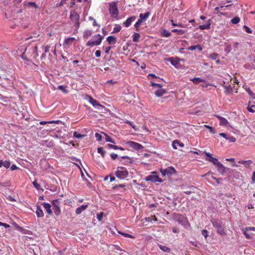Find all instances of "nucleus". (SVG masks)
Instances as JSON below:
<instances>
[{"label":"nucleus","mask_w":255,"mask_h":255,"mask_svg":"<svg viewBox=\"0 0 255 255\" xmlns=\"http://www.w3.org/2000/svg\"><path fill=\"white\" fill-rule=\"evenodd\" d=\"M226 139L231 142H235L236 141V138L233 136L228 135Z\"/></svg>","instance_id":"42"},{"label":"nucleus","mask_w":255,"mask_h":255,"mask_svg":"<svg viewBox=\"0 0 255 255\" xmlns=\"http://www.w3.org/2000/svg\"><path fill=\"white\" fill-rule=\"evenodd\" d=\"M142 21L141 19H138V20L136 21V22L134 24V26L136 28V31H139V27L142 23Z\"/></svg>","instance_id":"38"},{"label":"nucleus","mask_w":255,"mask_h":255,"mask_svg":"<svg viewBox=\"0 0 255 255\" xmlns=\"http://www.w3.org/2000/svg\"><path fill=\"white\" fill-rule=\"evenodd\" d=\"M111 157L113 159L115 160L118 157V154L114 153H112L111 154Z\"/></svg>","instance_id":"64"},{"label":"nucleus","mask_w":255,"mask_h":255,"mask_svg":"<svg viewBox=\"0 0 255 255\" xmlns=\"http://www.w3.org/2000/svg\"><path fill=\"white\" fill-rule=\"evenodd\" d=\"M125 123L127 124H128L130 125L135 130H137V128H136V126L133 124V123L130 121H127L125 122Z\"/></svg>","instance_id":"47"},{"label":"nucleus","mask_w":255,"mask_h":255,"mask_svg":"<svg viewBox=\"0 0 255 255\" xmlns=\"http://www.w3.org/2000/svg\"><path fill=\"white\" fill-rule=\"evenodd\" d=\"M243 28L245 29V31L247 33H252L253 32V30L249 27L246 25H244Z\"/></svg>","instance_id":"48"},{"label":"nucleus","mask_w":255,"mask_h":255,"mask_svg":"<svg viewBox=\"0 0 255 255\" xmlns=\"http://www.w3.org/2000/svg\"><path fill=\"white\" fill-rule=\"evenodd\" d=\"M140 35L138 33H134L133 35L132 41L134 42H137L139 40Z\"/></svg>","instance_id":"35"},{"label":"nucleus","mask_w":255,"mask_h":255,"mask_svg":"<svg viewBox=\"0 0 255 255\" xmlns=\"http://www.w3.org/2000/svg\"><path fill=\"white\" fill-rule=\"evenodd\" d=\"M97 151L99 153H100L102 155L103 157H105L106 152L103 147H98Z\"/></svg>","instance_id":"40"},{"label":"nucleus","mask_w":255,"mask_h":255,"mask_svg":"<svg viewBox=\"0 0 255 255\" xmlns=\"http://www.w3.org/2000/svg\"><path fill=\"white\" fill-rule=\"evenodd\" d=\"M66 87L63 85H60L58 87V89L62 91L64 93L67 94L68 91L66 89Z\"/></svg>","instance_id":"36"},{"label":"nucleus","mask_w":255,"mask_h":255,"mask_svg":"<svg viewBox=\"0 0 255 255\" xmlns=\"http://www.w3.org/2000/svg\"><path fill=\"white\" fill-rule=\"evenodd\" d=\"M206 160L209 162H212L216 166L217 165V163L219 162L217 158L213 157L211 158H206Z\"/></svg>","instance_id":"32"},{"label":"nucleus","mask_w":255,"mask_h":255,"mask_svg":"<svg viewBox=\"0 0 255 255\" xmlns=\"http://www.w3.org/2000/svg\"><path fill=\"white\" fill-rule=\"evenodd\" d=\"M217 56H218L217 54L214 53L210 54L209 57L212 60H216V59L217 57Z\"/></svg>","instance_id":"55"},{"label":"nucleus","mask_w":255,"mask_h":255,"mask_svg":"<svg viewBox=\"0 0 255 255\" xmlns=\"http://www.w3.org/2000/svg\"><path fill=\"white\" fill-rule=\"evenodd\" d=\"M160 171L162 176H165L166 175H171L176 172L175 169L172 166L168 167L165 169L161 168L160 169Z\"/></svg>","instance_id":"8"},{"label":"nucleus","mask_w":255,"mask_h":255,"mask_svg":"<svg viewBox=\"0 0 255 255\" xmlns=\"http://www.w3.org/2000/svg\"><path fill=\"white\" fill-rule=\"evenodd\" d=\"M89 101V102L95 107H101L102 108H104V106L101 105L100 103L98 102V101L95 99H94L92 97L88 96Z\"/></svg>","instance_id":"13"},{"label":"nucleus","mask_w":255,"mask_h":255,"mask_svg":"<svg viewBox=\"0 0 255 255\" xmlns=\"http://www.w3.org/2000/svg\"><path fill=\"white\" fill-rule=\"evenodd\" d=\"M52 204L54 214L57 216L60 215L61 213V210L60 208V202L59 200L55 199L53 200Z\"/></svg>","instance_id":"6"},{"label":"nucleus","mask_w":255,"mask_h":255,"mask_svg":"<svg viewBox=\"0 0 255 255\" xmlns=\"http://www.w3.org/2000/svg\"><path fill=\"white\" fill-rule=\"evenodd\" d=\"M202 235L205 238H207L208 236V231L206 230H203L202 231Z\"/></svg>","instance_id":"56"},{"label":"nucleus","mask_w":255,"mask_h":255,"mask_svg":"<svg viewBox=\"0 0 255 255\" xmlns=\"http://www.w3.org/2000/svg\"><path fill=\"white\" fill-rule=\"evenodd\" d=\"M216 117L220 121V125L224 127H229V123L228 120L224 117H222L220 116H216Z\"/></svg>","instance_id":"12"},{"label":"nucleus","mask_w":255,"mask_h":255,"mask_svg":"<svg viewBox=\"0 0 255 255\" xmlns=\"http://www.w3.org/2000/svg\"><path fill=\"white\" fill-rule=\"evenodd\" d=\"M3 166L5 167L6 168H8L10 166V162L9 161L5 160L3 161Z\"/></svg>","instance_id":"44"},{"label":"nucleus","mask_w":255,"mask_h":255,"mask_svg":"<svg viewBox=\"0 0 255 255\" xmlns=\"http://www.w3.org/2000/svg\"><path fill=\"white\" fill-rule=\"evenodd\" d=\"M126 186V185L125 184H119V185H116L113 186V188L114 189H116L118 187L124 188V187H125Z\"/></svg>","instance_id":"58"},{"label":"nucleus","mask_w":255,"mask_h":255,"mask_svg":"<svg viewBox=\"0 0 255 255\" xmlns=\"http://www.w3.org/2000/svg\"><path fill=\"white\" fill-rule=\"evenodd\" d=\"M73 136L74 137L77 138H80L84 137L85 135V134H81L79 133H78L77 131H75L73 133Z\"/></svg>","instance_id":"41"},{"label":"nucleus","mask_w":255,"mask_h":255,"mask_svg":"<svg viewBox=\"0 0 255 255\" xmlns=\"http://www.w3.org/2000/svg\"><path fill=\"white\" fill-rule=\"evenodd\" d=\"M121 26L120 25L117 24L114 27L113 33L119 32L121 30Z\"/></svg>","instance_id":"37"},{"label":"nucleus","mask_w":255,"mask_h":255,"mask_svg":"<svg viewBox=\"0 0 255 255\" xmlns=\"http://www.w3.org/2000/svg\"><path fill=\"white\" fill-rule=\"evenodd\" d=\"M107 146L109 148H113V149H118V146L115 145H113V144H107Z\"/></svg>","instance_id":"57"},{"label":"nucleus","mask_w":255,"mask_h":255,"mask_svg":"<svg viewBox=\"0 0 255 255\" xmlns=\"http://www.w3.org/2000/svg\"><path fill=\"white\" fill-rule=\"evenodd\" d=\"M252 163H253V161L252 160H248L246 161L245 166L246 168H250V165Z\"/></svg>","instance_id":"49"},{"label":"nucleus","mask_w":255,"mask_h":255,"mask_svg":"<svg viewBox=\"0 0 255 255\" xmlns=\"http://www.w3.org/2000/svg\"><path fill=\"white\" fill-rule=\"evenodd\" d=\"M117 2L112 1L109 4V13L113 17H117L119 14V10L117 5Z\"/></svg>","instance_id":"4"},{"label":"nucleus","mask_w":255,"mask_h":255,"mask_svg":"<svg viewBox=\"0 0 255 255\" xmlns=\"http://www.w3.org/2000/svg\"><path fill=\"white\" fill-rule=\"evenodd\" d=\"M101 51L99 50H98L96 51L95 52V55L96 56V57H100L101 56Z\"/></svg>","instance_id":"63"},{"label":"nucleus","mask_w":255,"mask_h":255,"mask_svg":"<svg viewBox=\"0 0 255 255\" xmlns=\"http://www.w3.org/2000/svg\"><path fill=\"white\" fill-rule=\"evenodd\" d=\"M151 86L152 87H158V88H161L162 87V85H161L160 84H156V83H153V82H151Z\"/></svg>","instance_id":"60"},{"label":"nucleus","mask_w":255,"mask_h":255,"mask_svg":"<svg viewBox=\"0 0 255 255\" xmlns=\"http://www.w3.org/2000/svg\"><path fill=\"white\" fill-rule=\"evenodd\" d=\"M95 137L98 141H101L102 140V135L98 133H95Z\"/></svg>","instance_id":"59"},{"label":"nucleus","mask_w":255,"mask_h":255,"mask_svg":"<svg viewBox=\"0 0 255 255\" xmlns=\"http://www.w3.org/2000/svg\"><path fill=\"white\" fill-rule=\"evenodd\" d=\"M240 21V18L238 16H236L231 19V22L233 24H237Z\"/></svg>","instance_id":"39"},{"label":"nucleus","mask_w":255,"mask_h":255,"mask_svg":"<svg viewBox=\"0 0 255 255\" xmlns=\"http://www.w3.org/2000/svg\"><path fill=\"white\" fill-rule=\"evenodd\" d=\"M172 32L176 33L177 34L182 35L184 34L186 32V30L183 29H173L171 30Z\"/></svg>","instance_id":"31"},{"label":"nucleus","mask_w":255,"mask_h":255,"mask_svg":"<svg viewBox=\"0 0 255 255\" xmlns=\"http://www.w3.org/2000/svg\"><path fill=\"white\" fill-rule=\"evenodd\" d=\"M70 19L71 21L74 24L76 27V31H77L80 27V15L75 10H72L70 12Z\"/></svg>","instance_id":"2"},{"label":"nucleus","mask_w":255,"mask_h":255,"mask_svg":"<svg viewBox=\"0 0 255 255\" xmlns=\"http://www.w3.org/2000/svg\"><path fill=\"white\" fill-rule=\"evenodd\" d=\"M248 231H247V230H245L244 232V234L245 235L246 238L248 239H252L253 238V234H249L248 233Z\"/></svg>","instance_id":"34"},{"label":"nucleus","mask_w":255,"mask_h":255,"mask_svg":"<svg viewBox=\"0 0 255 255\" xmlns=\"http://www.w3.org/2000/svg\"><path fill=\"white\" fill-rule=\"evenodd\" d=\"M36 214L38 218L42 217L44 216V213L43 212V211L41 209L40 207L39 206H37L36 207Z\"/></svg>","instance_id":"24"},{"label":"nucleus","mask_w":255,"mask_h":255,"mask_svg":"<svg viewBox=\"0 0 255 255\" xmlns=\"http://www.w3.org/2000/svg\"><path fill=\"white\" fill-rule=\"evenodd\" d=\"M196 188L193 186H190L188 187V189L184 191V193L187 195H189L192 193H194Z\"/></svg>","instance_id":"26"},{"label":"nucleus","mask_w":255,"mask_h":255,"mask_svg":"<svg viewBox=\"0 0 255 255\" xmlns=\"http://www.w3.org/2000/svg\"><path fill=\"white\" fill-rule=\"evenodd\" d=\"M176 221L181 225H185L187 222V219L181 214H177L176 216Z\"/></svg>","instance_id":"11"},{"label":"nucleus","mask_w":255,"mask_h":255,"mask_svg":"<svg viewBox=\"0 0 255 255\" xmlns=\"http://www.w3.org/2000/svg\"><path fill=\"white\" fill-rule=\"evenodd\" d=\"M105 139L108 142H110L114 143H115V141L112 139L111 137H110V136H109L107 134H106Z\"/></svg>","instance_id":"50"},{"label":"nucleus","mask_w":255,"mask_h":255,"mask_svg":"<svg viewBox=\"0 0 255 255\" xmlns=\"http://www.w3.org/2000/svg\"><path fill=\"white\" fill-rule=\"evenodd\" d=\"M188 49L192 51L195 50L196 49H198L200 51H201L202 50L203 48L200 45L198 44L196 45H193L190 46L188 48Z\"/></svg>","instance_id":"28"},{"label":"nucleus","mask_w":255,"mask_h":255,"mask_svg":"<svg viewBox=\"0 0 255 255\" xmlns=\"http://www.w3.org/2000/svg\"><path fill=\"white\" fill-rule=\"evenodd\" d=\"M58 121H48V122H45V121H41L40 122V124L41 125H44L46 124H52V123H57Z\"/></svg>","instance_id":"45"},{"label":"nucleus","mask_w":255,"mask_h":255,"mask_svg":"<svg viewBox=\"0 0 255 255\" xmlns=\"http://www.w3.org/2000/svg\"><path fill=\"white\" fill-rule=\"evenodd\" d=\"M50 48V46L49 45H47L44 47L45 53L48 52L49 51Z\"/></svg>","instance_id":"61"},{"label":"nucleus","mask_w":255,"mask_h":255,"mask_svg":"<svg viewBox=\"0 0 255 255\" xmlns=\"http://www.w3.org/2000/svg\"><path fill=\"white\" fill-rule=\"evenodd\" d=\"M152 173L153 174L147 176L145 180L147 181H150L153 182H158L161 183L163 182V180L156 174V172H153Z\"/></svg>","instance_id":"7"},{"label":"nucleus","mask_w":255,"mask_h":255,"mask_svg":"<svg viewBox=\"0 0 255 255\" xmlns=\"http://www.w3.org/2000/svg\"><path fill=\"white\" fill-rule=\"evenodd\" d=\"M158 247L159 249L162 250L163 252L169 253L171 251V249L167 247L162 245H158Z\"/></svg>","instance_id":"27"},{"label":"nucleus","mask_w":255,"mask_h":255,"mask_svg":"<svg viewBox=\"0 0 255 255\" xmlns=\"http://www.w3.org/2000/svg\"><path fill=\"white\" fill-rule=\"evenodd\" d=\"M166 92V91L165 90L161 88H159V89H158L157 90H156L155 92V95L158 97H161L162 95H163Z\"/></svg>","instance_id":"21"},{"label":"nucleus","mask_w":255,"mask_h":255,"mask_svg":"<svg viewBox=\"0 0 255 255\" xmlns=\"http://www.w3.org/2000/svg\"><path fill=\"white\" fill-rule=\"evenodd\" d=\"M28 5L30 6H32L35 8H37L38 7L37 5L34 2H28Z\"/></svg>","instance_id":"53"},{"label":"nucleus","mask_w":255,"mask_h":255,"mask_svg":"<svg viewBox=\"0 0 255 255\" xmlns=\"http://www.w3.org/2000/svg\"><path fill=\"white\" fill-rule=\"evenodd\" d=\"M161 35L162 37H168L171 35V33L168 31L164 29L161 32Z\"/></svg>","instance_id":"33"},{"label":"nucleus","mask_w":255,"mask_h":255,"mask_svg":"<svg viewBox=\"0 0 255 255\" xmlns=\"http://www.w3.org/2000/svg\"><path fill=\"white\" fill-rule=\"evenodd\" d=\"M119 233L122 235L123 236H124L125 237H126V238H131V239L134 238V236H133L131 235L127 234V233H123L121 232H119Z\"/></svg>","instance_id":"43"},{"label":"nucleus","mask_w":255,"mask_h":255,"mask_svg":"<svg viewBox=\"0 0 255 255\" xmlns=\"http://www.w3.org/2000/svg\"><path fill=\"white\" fill-rule=\"evenodd\" d=\"M246 91L252 97L253 99H255V95L250 88L246 89Z\"/></svg>","instance_id":"46"},{"label":"nucleus","mask_w":255,"mask_h":255,"mask_svg":"<svg viewBox=\"0 0 255 255\" xmlns=\"http://www.w3.org/2000/svg\"><path fill=\"white\" fill-rule=\"evenodd\" d=\"M190 80L192 81L195 85H197L201 82H205V80L204 79H201L199 77H195L193 79H191Z\"/></svg>","instance_id":"23"},{"label":"nucleus","mask_w":255,"mask_h":255,"mask_svg":"<svg viewBox=\"0 0 255 255\" xmlns=\"http://www.w3.org/2000/svg\"><path fill=\"white\" fill-rule=\"evenodd\" d=\"M168 61H169L172 65L176 66L179 63L180 58L171 57L168 59Z\"/></svg>","instance_id":"17"},{"label":"nucleus","mask_w":255,"mask_h":255,"mask_svg":"<svg viewBox=\"0 0 255 255\" xmlns=\"http://www.w3.org/2000/svg\"><path fill=\"white\" fill-rule=\"evenodd\" d=\"M224 88L226 90L225 92L226 94L232 91V87L230 85L225 86Z\"/></svg>","instance_id":"51"},{"label":"nucleus","mask_w":255,"mask_h":255,"mask_svg":"<svg viewBox=\"0 0 255 255\" xmlns=\"http://www.w3.org/2000/svg\"><path fill=\"white\" fill-rule=\"evenodd\" d=\"M172 147L174 149H177V146L183 147L184 146V144L182 142H180V141L178 140H175L172 142Z\"/></svg>","instance_id":"18"},{"label":"nucleus","mask_w":255,"mask_h":255,"mask_svg":"<svg viewBox=\"0 0 255 255\" xmlns=\"http://www.w3.org/2000/svg\"><path fill=\"white\" fill-rule=\"evenodd\" d=\"M218 167V171L221 173L223 174L226 172V168L219 161L216 165Z\"/></svg>","instance_id":"15"},{"label":"nucleus","mask_w":255,"mask_h":255,"mask_svg":"<svg viewBox=\"0 0 255 255\" xmlns=\"http://www.w3.org/2000/svg\"><path fill=\"white\" fill-rule=\"evenodd\" d=\"M42 205L43 206V207L45 209L46 212L50 215L52 214V211L51 209V205L49 203L44 202L42 204Z\"/></svg>","instance_id":"16"},{"label":"nucleus","mask_w":255,"mask_h":255,"mask_svg":"<svg viewBox=\"0 0 255 255\" xmlns=\"http://www.w3.org/2000/svg\"><path fill=\"white\" fill-rule=\"evenodd\" d=\"M92 33V31L91 30L87 29L83 32V37L84 38H88L89 37Z\"/></svg>","instance_id":"29"},{"label":"nucleus","mask_w":255,"mask_h":255,"mask_svg":"<svg viewBox=\"0 0 255 255\" xmlns=\"http://www.w3.org/2000/svg\"><path fill=\"white\" fill-rule=\"evenodd\" d=\"M88 208L87 205H83L76 209L75 212L77 214H80L83 211Z\"/></svg>","instance_id":"20"},{"label":"nucleus","mask_w":255,"mask_h":255,"mask_svg":"<svg viewBox=\"0 0 255 255\" xmlns=\"http://www.w3.org/2000/svg\"><path fill=\"white\" fill-rule=\"evenodd\" d=\"M38 47L37 45H35L33 47H27L25 49L24 52L21 55V57L24 60L28 61V58L26 55L28 54L29 51H31L32 52L31 57H32L33 58H36L39 55L38 53Z\"/></svg>","instance_id":"1"},{"label":"nucleus","mask_w":255,"mask_h":255,"mask_svg":"<svg viewBox=\"0 0 255 255\" xmlns=\"http://www.w3.org/2000/svg\"><path fill=\"white\" fill-rule=\"evenodd\" d=\"M211 20L209 19L207 21V22L206 24L199 25V28H200L201 30H204V29H209L210 28V25L211 24Z\"/></svg>","instance_id":"19"},{"label":"nucleus","mask_w":255,"mask_h":255,"mask_svg":"<svg viewBox=\"0 0 255 255\" xmlns=\"http://www.w3.org/2000/svg\"><path fill=\"white\" fill-rule=\"evenodd\" d=\"M103 217V212H101L100 213L97 214V219L99 221H101L102 220Z\"/></svg>","instance_id":"54"},{"label":"nucleus","mask_w":255,"mask_h":255,"mask_svg":"<svg viewBox=\"0 0 255 255\" xmlns=\"http://www.w3.org/2000/svg\"><path fill=\"white\" fill-rule=\"evenodd\" d=\"M126 143L135 150H140L143 148V146L141 144L134 141H127Z\"/></svg>","instance_id":"9"},{"label":"nucleus","mask_w":255,"mask_h":255,"mask_svg":"<svg viewBox=\"0 0 255 255\" xmlns=\"http://www.w3.org/2000/svg\"><path fill=\"white\" fill-rule=\"evenodd\" d=\"M107 40L109 44H114L117 42V38L114 36H109L107 38Z\"/></svg>","instance_id":"22"},{"label":"nucleus","mask_w":255,"mask_h":255,"mask_svg":"<svg viewBox=\"0 0 255 255\" xmlns=\"http://www.w3.org/2000/svg\"><path fill=\"white\" fill-rule=\"evenodd\" d=\"M213 225L217 229V232L218 234L221 235H223L225 234L224 229L222 227L221 225L219 224L217 221H213Z\"/></svg>","instance_id":"10"},{"label":"nucleus","mask_w":255,"mask_h":255,"mask_svg":"<svg viewBox=\"0 0 255 255\" xmlns=\"http://www.w3.org/2000/svg\"><path fill=\"white\" fill-rule=\"evenodd\" d=\"M212 178L213 179H214L215 180H216V182L218 183V184H219L220 183V181H222L223 179L221 178H216V177L213 176L212 177Z\"/></svg>","instance_id":"62"},{"label":"nucleus","mask_w":255,"mask_h":255,"mask_svg":"<svg viewBox=\"0 0 255 255\" xmlns=\"http://www.w3.org/2000/svg\"><path fill=\"white\" fill-rule=\"evenodd\" d=\"M33 184L34 186V187L37 189V190H39L40 187V185L37 182L36 180H34L33 182Z\"/></svg>","instance_id":"52"},{"label":"nucleus","mask_w":255,"mask_h":255,"mask_svg":"<svg viewBox=\"0 0 255 255\" xmlns=\"http://www.w3.org/2000/svg\"><path fill=\"white\" fill-rule=\"evenodd\" d=\"M128 174V171L126 168L121 166H119L116 172V175L117 177L123 179L126 178Z\"/></svg>","instance_id":"3"},{"label":"nucleus","mask_w":255,"mask_h":255,"mask_svg":"<svg viewBox=\"0 0 255 255\" xmlns=\"http://www.w3.org/2000/svg\"><path fill=\"white\" fill-rule=\"evenodd\" d=\"M94 38H97L96 40H89L87 43L86 46L93 47L94 46L99 45L102 42L103 37L99 34L95 35Z\"/></svg>","instance_id":"5"},{"label":"nucleus","mask_w":255,"mask_h":255,"mask_svg":"<svg viewBox=\"0 0 255 255\" xmlns=\"http://www.w3.org/2000/svg\"><path fill=\"white\" fill-rule=\"evenodd\" d=\"M136 17L132 16L130 17H128L125 22H124V24L125 27H129L131 23L135 20Z\"/></svg>","instance_id":"14"},{"label":"nucleus","mask_w":255,"mask_h":255,"mask_svg":"<svg viewBox=\"0 0 255 255\" xmlns=\"http://www.w3.org/2000/svg\"><path fill=\"white\" fill-rule=\"evenodd\" d=\"M150 14V13L149 12H147L145 13H140L139 14V19H141L142 21V20H146Z\"/></svg>","instance_id":"30"},{"label":"nucleus","mask_w":255,"mask_h":255,"mask_svg":"<svg viewBox=\"0 0 255 255\" xmlns=\"http://www.w3.org/2000/svg\"><path fill=\"white\" fill-rule=\"evenodd\" d=\"M76 41V39L74 37H69L65 40L64 43L66 45L70 46L73 42Z\"/></svg>","instance_id":"25"}]
</instances>
